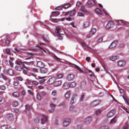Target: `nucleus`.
Instances as JSON below:
<instances>
[{
	"label": "nucleus",
	"mask_w": 129,
	"mask_h": 129,
	"mask_svg": "<svg viewBox=\"0 0 129 129\" xmlns=\"http://www.w3.org/2000/svg\"><path fill=\"white\" fill-rule=\"evenodd\" d=\"M63 29H61L59 27H56V30L55 33L57 37L60 40L62 39L63 37L61 36L62 33L61 32Z\"/></svg>",
	"instance_id": "1"
},
{
	"label": "nucleus",
	"mask_w": 129,
	"mask_h": 129,
	"mask_svg": "<svg viewBox=\"0 0 129 129\" xmlns=\"http://www.w3.org/2000/svg\"><path fill=\"white\" fill-rule=\"evenodd\" d=\"M71 123V119L69 118L64 119L63 121L62 125L64 127H66L70 125Z\"/></svg>",
	"instance_id": "2"
},
{
	"label": "nucleus",
	"mask_w": 129,
	"mask_h": 129,
	"mask_svg": "<svg viewBox=\"0 0 129 129\" xmlns=\"http://www.w3.org/2000/svg\"><path fill=\"white\" fill-rule=\"evenodd\" d=\"M40 123L42 124H44L48 121L47 116L44 115H42L40 117Z\"/></svg>",
	"instance_id": "3"
},
{
	"label": "nucleus",
	"mask_w": 129,
	"mask_h": 129,
	"mask_svg": "<svg viewBox=\"0 0 129 129\" xmlns=\"http://www.w3.org/2000/svg\"><path fill=\"white\" fill-rule=\"evenodd\" d=\"M126 64V61L124 60H119L117 62V64L118 66L121 67H124Z\"/></svg>",
	"instance_id": "4"
},
{
	"label": "nucleus",
	"mask_w": 129,
	"mask_h": 129,
	"mask_svg": "<svg viewBox=\"0 0 129 129\" xmlns=\"http://www.w3.org/2000/svg\"><path fill=\"white\" fill-rule=\"evenodd\" d=\"M92 118L90 116H88L85 118L84 121V123L86 124H89L92 120Z\"/></svg>",
	"instance_id": "5"
},
{
	"label": "nucleus",
	"mask_w": 129,
	"mask_h": 129,
	"mask_svg": "<svg viewBox=\"0 0 129 129\" xmlns=\"http://www.w3.org/2000/svg\"><path fill=\"white\" fill-rule=\"evenodd\" d=\"M4 73L5 74H7L11 76L13 74V71L11 69H5L4 71Z\"/></svg>",
	"instance_id": "6"
},
{
	"label": "nucleus",
	"mask_w": 129,
	"mask_h": 129,
	"mask_svg": "<svg viewBox=\"0 0 129 129\" xmlns=\"http://www.w3.org/2000/svg\"><path fill=\"white\" fill-rule=\"evenodd\" d=\"M95 4V2L94 0H88L87 4L88 7L93 6Z\"/></svg>",
	"instance_id": "7"
},
{
	"label": "nucleus",
	"mask_w": 129,
	"mask_h": 129,
	"mask_svg": "<svg viewBox=\"0 0 129 129\" xmlns=\"http://www.w3.org/2000/svg\"><path fill=\"white\" fill-rule=\"evenodd\" d=\"M40 73L45 74L47 73L48 72V70L47 68L43 67L40 69Z\"/></svg>",
	"instance_id": "8"
},
{
	"label": "nucleus",
	"mask_w": 129,
	"mask_h": 129,
	"mask_svg": "<svg viewBox=\"0 0 129 129\" xmlns=\"http://www.w3.org/2000/svg\"><path fill=\"white\" fill-rule=\"evenodd\" d=\"M113 25L114 23L112 21H109L108 23L106 25V28L107 29H109L111 28Z\"/></svg>",
	"instance_id": "9"
},
{
	"label": "nucleus",
	"mask_w": 129,
	"mask_h": 129,
	"mask_svg": "<svg viewBox=\"0 0 129 129\" xmlns=\"http://www.w3.org/2000/svg\"><path fill=\"white\" fill-rule=\"evenodd\" d=\"M74 76L73 74L70 73L68 74L66 77L68 81L73 80L74 78Z\"/></svg>",
	"instance_id": "10"
},
{
	"label": "nucleus",
	"mask_w": 129,
	"mask_h": 129,
	"mask_svg": "<svg viewBox=\"0 0 129 129\" xmlns=\"http://www.w3.org/2000/svg\"><path fill=\"white\" fill-rule=\"evenodd\" d=\"M77 95L76 94H74L72 97L70 101V103L72 104L75 103V101L77 99Z\"/></svg>",
	"instance_id": "11"
},
{
	"label": "nucleus",
	"mask_w": 129,
	"mask_h": 129,
	"mask_svg": "<svg viewBox=\"0 0 129 129\" xmlns=\"http://www.w3.org/2000/svg\"><path fill=\"white\" fill-rule=\"evenodd\" d=\"M37 66L40 68H43V67H44L45 64L42 61H38L37 63Z\"/></svg>",
	"instance_id": "12"
},
{
	"label": "nucleus",
	"mask_w": 129,
	"mask_h": 129,
	"mask_svg": "<svg viewBox=\"0 0 129 129\" xmlns=\"http://www.w3.org/2000/svg\"><path fill=\"white\" fill-rule=\"evenodd\" d=\"M69 63L71 64V66L77 69L81 73H82L83 72V71L81 69V68L77 66L75 64L72 63L71 62H69Z\"/></svg>",
	"instance_id": "13"
},
{
	"label": "nucleus",
	"mask_w": 129,
	"mask_h": 129,
	"mask_svg": "<svg viewBox=\"0 0 129 129\" xmlns=\"http://www.w3.org/2000/svg\"><path fill=\"white\" fill-rule=\"evenodd\" d=\"M99 103L98 100H95L91 103L90 104V106L91 107H93Z\"/></svg>",
	"instance_id": "14"
},
{
	"label": "nucleus",
	"mask_w": 129,
	"mask_h": 129,
	"mask_svg": "<svg viewBox=\"0 0 129 129\" xmlns=\"http://www.w3.org/2000/svg\"><path fill=\"white\" fill-rule=\"evenodd\" d=\"M119 58V57L117 55H113L110 56V60L114 61L118 59Z\"/></svg>",
	"instance_id": "15"
},
{
	"label": "nucleus",
	"mask_w": 129,
	"mask_h": 129,
	"mask_svg": "<svg viewBox=\"0 0 129 129\" xmlns=\"http://www.w3.org/2000/svg\"><path fill=\"white\" fill-rule=\"evenodd\" d=\"M117 44V42L116 41H114L112 42L109 47L110 48H112L115 47Z\"/></svg>",
	"instance_id": "16"
},
{
	"label": "nucleus",
	"mask_w": 129,
	"mask_h": 129,
	"mask_svg": "<svg viewBox=\"0 0 129 129\" xmlns=\"http://www.w3.org/2000/svg\"><path fill=\"white\" fill-rule=\"evenodd\" d=\"M117 119V118L116 117H114L111 120L110 122H109V123L111 124H113L115 123L116 122Z\"/></svg>",
	"instance_id": "17"
},
{
	"label": "nucleus",
	"mask_w": 129,
	"mask_h": 129,
	"mask_svg": "<svg viewBox=\"0 0 129 129\" xmlns=\"http://www.w3.org/2000/svg\"><path fill=\"white\" fill-rule=\"evenodd\" d=\"M114 111L111 110L109 112L107 115V117L108 118H109L111 117L114 114Z\"/></svg>",
	"instance_id": "18"
},
{
	"label": "nucleus",
	"mask_w": 129,
	"mask_h": 129,
	"mask_svg": "<svg viewBox=\"0 0 129 129\" xmlns=\"http://www.w3.org/2000/svg\"><path fill=\"white\" fill-rule=\"evenodd\" d=\"M7 117L8 120L10 121H12L13 119V116L11 114H8L7 115Z\"/></svg>",
	"instance_id": "19"
},
{
	"label": "nucleus",
	"mask_w": 129,
	"mask_h": 129,
	"mask_svg": "<svg viewBox=\"0 0 129 129\" xmlns=\"http://www.w3.org/2000/svg\"><path fill=\"white\" fill-rule=\"evenodd\" d=\"M55 80V78L54 77H52L50 78L48 81V84H50L53 83Z\"/></svg>",
	"instance_id": "20"
},
{
	"label": "nucleus",
	"mask_w": 129,
	"mask_h": 129,
	"mask_svg": "<svg viewBox=\"0 0 129 129\" xmlns=\"http://www.w3.org/2000/svg\"><path fill=\"white\" fill-rule=\"evenodd\" d=\"M61 81H58L55 82L54 83V86L57 87L60 86L61 84Z\"/></svg>",
	"instance_id": "21"
},
{
	"label": "nucleus",
	"mask_w": 129,
	"mask_h": 129,
	"mask_svg": "<svg viewBox=\"0 0 129 129\" xmlns=\"http://www.w3.org/2000/svg\"><path fill=\"white\" fill-rule=\"evenodd\" d=\"M50 107L51 108V109L49 110V111L51 112H53L54 110L55 105V104H50Z\"/></svg>",
	"instance_id": "22"
},
{
	"label": "nucleus",
	"mask_w": 129,
	"mask_h": 129,
	"mask_svg": "<svg viewBox=\"0 0 129 129\" xmlns=\"http://www.w3.org/2000/svg\"><path fill=\"white\" fill-rule=\"evenodd\" d=\"M80 10L81 11L84 13H87L88 11L83 6L81 7L80 8Z\"/></svg>",
	"instance_id": "23"
},
{
	"label": "nucleus",
	"mask_w": 129,
	"mask_h": 129,
	"mask_svg": "<svg viewBox=\"0 0 129 129\" xmlns=\"http://www.w3.org/2000/svg\"><path fill=\"white\" fill-rule=\"evenodd\" d=\"M71 94V91H67L65 95V98L66 99L69 98Z\"/></svg>",
	"instance_id": "24"
},
{
	"label": "nucleus",
	"mask_w": 129,
	"mask_h": 129,
	"mask_svg": "<svg viewBox=\"0 0 129 129\" xmlns=\"http://www.w3.org/2000/svg\"><path fill=\"white\" fill-rule=\"evenodd\" d=\"M117 23L119 25L124 26H125L126 25V23H124L123 20H118L117 21Z\"/></svg>",
	"instance_id": "25"
},
{
	"label": "nucleus",
	"mask_w": 129,
	"mask_h": 129,
	"mask_svg": "<svg viewBox=\"0 0 129 129\" xmlns=\"http://www.w3.org/2000/svg\"><path fill=\"white\" fill-rule=\"evenodd\" d=\"M82 44L83 46L84 47L85 49H90V48L87 46L86 44L84 42H82Z\"/></svg>",
	"instance_id": "26"
},
{
	"label": "nucleus",
	"mask_w": 129,
	"mask_h": 129,
	"mask_svg": "<svg viewBox=\"0 0 129 129\" xmlns=\"http://www.w3.org/2000/svg\"><path fill=\"white\" fill-rule=\"evenodd\" d=\"M15 69L17 71H21L22 68L20 67V66L17 65L15 67Z\"/></svg>",
	"instance_id": "27"
},
{
	"label": "nucleus",
	"mask_w": 129,
	"mask_h": 129,
	"mask_svg": "<svg viewBox=\"0 0 129 129\" xmlns=\"http://www.w3.org/2000/svg\"><path fill=\"white\" fill-rule=\"evenodd\" d=\"M69 86V84L67 82H65L62 86L63 88L65 89H67Z\"/></svg>",
	"instance_id": "28"
},
{
	"label": "nucleus",
	"mask_w": 129,
	"mask_h": 129,
	"mask_svg": "<svg viewBox=\"0 0 129 129\" xmlns=\"http://www.w3.org/2000/svg\"><path fill=\"white\" fill-rule=\"evenodd\" d=\"M69 110L70 111L73 112H77V110H76L74 107L73 106H71L69 108Z\"/></svg>",
	"instance_id": "29"
},
{
	"label": "nucleus",
	"mask_w": 129,
	"mask_h": 129,
	"mask_svg": "<svg viewBox=\"0 0 129 129\" xmlns=\"http://www.w3.org/2000/svg\"><path fill=\"white\" fill-rule=\"evenodd\" d=\"M90 24L89 22L88 21H86L83 24V26L85 27H88Z\"/></svg>",
	"instance_id": "30"
},
{
	"label": "nucleus",
	"mask_w": 129,
	"mask_h": 129,
	"mask_svg": "<svg viewBox=\"0 0 129 129\" xmlns=\"http://www.w3.org/2000/svg\"><path fill=\"white\" fill-rule=\"evenodd\" d=\"M96 32V29L94 28L92 29L90 32V35H93L95 34Z\"/></svg>",
	"instance_id": "31"
},
{
	"label": "nucleus",
	"mask_w": 129,
	"mask_h": 129,
	"mask_svg": "<svg viewBox=\"0 0 129 129\" xmlns=\"http://www.w3.org/2000/svg\"><path fill=\"white\" fill-rule=\"evenodd\" d=\"M38 78V79L41 80L39 81L40 83H42L45 81V80L44 79L45 78V77H39Z\"/></svg>",
	"instance_id": "32"
},
{
	"label": "nucleus",
	"mask_w": 129,
	"mask_h": 129,
	"mask_svg": "<svg viewBox=\"0 0 129 129\" xmlns=\"http://www.w3.org/2000/svg\"><path fill=\"white\" fill-rule=\"evenodd\" d=\"M76 83L74 82L71 83L69 85V86L71 88H73L75 86Z\"/></svg>",
	"instance_id": "33"
},
{
	"label": "nucleus",
	"mask_w": 129,
	"mask_h": 129,
	"mask_svg": "<svg viewBox=\"0 0 129 129\" xmlns=\"http://www.w3.org/2000/svg\"><path fill=\"white\" fill-rule=\"evenodd\" d=\"M85 82L84 81H82L80 84V86L82 88H84L85 86Z\"/></svg>",
	"instance_id": "34"
},
{
	"label": "nucleus",
	"mask_w": 129,
	"mask_h": 129,
	"mask_svg": "<svg viewBox=\"0 0 129 129\" xmlns=\"http://www.w3.org/2000/svg\"><path fill=\"white\" fill-rule=\"evenodd\" d=\"M96 12L97 13L101 15L102 13V12L99 9L96 8L95 10Z\"/></svg>",
	"instance_id": "35"
},
{
	"label": "nucleus",
	"mask_w": 129,
	"mask_h": 129,
	"mask_svg": "<svg viewBox=\"0 0 129 129\" xmlns=\"http://www.w3.org/2000/svg\"><path fill=\"white\" fill-rule=\"evenodd\" d=\"M63 76V74H58L56 78L57 79H60Z\"/></svg>",
	"instance_id": "36"
},
{
	"label": "nucleus",
	"mask_w": 129,
	"mask_h": 129,
	"mask_svg": "<svg viewBox=\"0 0 129 129\" xmlns=\"http://www.w3.org/2000/svg\"><path fill=\"white\" fill-rule=\"evenodd\" d=\"M98 129H109V128L107 126H103L99 127Z\"/></svg>",
	"instance_id": "37"
},
{
	"label": "nucleus",
	"mask_w": 129,
	"mask_h": 129,
	"mask_svg": "<svg viewBox=\"0 0 129 129\" xmlns=\"http://www.w3.org/2000/svg\"><path fill=\"white\" fill-rule=\"evenodd\" d=\"M51 56L52 57H54L58 61L60 62V60L61 59L57 57L54 54H52L51 55Z\"/></svg>",
	"instance_id": "38"
},
{
	"label": "nucleus",
	"mask_w": 129,
	"mask_h": 129,
	"mask_svg": "<svg viewBox=\"0 0 129 129\" xmlns=\"http://www.w3.org/2000/svg\"><path fill=\"white\" fill-rule=\"evenodd\" d=\"M12 96L15 98H17L19 96V94L17 92H14L13 93Z\"/></svg>",
	"instance_id": "39"
},
{
	"label": "nucleus",
	"mask_w": 129,
	"mask_h": 129,
	"mask_svg": "<svg viewBox=\"0 0 129 129\" xmlns=\"http://www.w3.org/2000/svg\"><path fill=\"white\" fill-rule=\"evenodd\" d=\"M75 13V10L71 11L69 14V16L71 17Z\"/></svg>",
	"instance_id": "40"
},
{
	"label": "nucleus",
	"mask_w": 129,
	"mask_h": 129,
	"mask_svg": "<svg viewBox=\"0 0 129 129\" xmlns=\"http://www.w3.org/2000/svg\"><path fill=\"white\" fill-rule=\"evenodd\" d=\"M41 94L42 96H46L47 95V93L45 92L42 91L41 92Z\"/></svg>",
	"instance_id": "41"
},
{
	"label": "nucleus",
	"mask_w": 129,
	"mask_h": 129,
	"mask_svg": "<svg viewBox=\"0 0 129 129\" xmlns=\"http://www.w3.org/2000/svg\"><path fill=\"white\" fill-rule=\"evenodd\" d=\"M102 112V110L101 109H98L95 112V114L97 115L101 113Z\"/></svg>",
	"instance_id": "42"
},
{
	"label": "nucleus",
	"mask_w": 129,
	"mask_h": 129,
	"mask_svg": "<svg viewBox=\"0 0 129 129\" xmlns=\"http://www.w3.org/2000/svg\"><path fill=\"white\" fill-rule=\"evenodd\" d=\"M24 63L28 65H33L34 63V62L33 61H31L30 62H27L26 61H24Z\"/></svg>",
	"instance_id": "43"
},
{
	"label": "nucleus",
	"mask_w": 129,
	"mask_h": 129,
	"mask_svg": "<svg viewBox=\"0 0 129 129\" xmlns=\"http://www.w3.org/2000/svg\"><path fill=\"white\" fill-rule=\"evenodd\" d=\"M59 14V12L57 11L54 12L52 13V14L53 16L58 15Z\"/></svg>",
	"instance_id": "44"
},
{
	"label": "nucleus",
	"mask_w": 129,
	"mask_h": 129,
	"mask_svg": "<svg viewBox=\"0 0 129 129\" xmlns=\"http://www.w3.org/2000/svg\"><path fill=\"white\" fill-rule=\"evenodd\" d=\"M23 62H22L20 61H17V60H16L15 62V63L17 65H18L19 66H20V63L21 64Z\"/></svg>",
	"instance_id": "45"
},
{
	"label": "nucleus",
	"mask_w": 129,
	"mask_h": 129,
	"mask_svg": "<svg viewBox=\"0 0 129 129\" xmlns=\"http://www.w3.org/2000/svg\"><path fill=\"white\" fill-rule=\"evenodd\" d=\"M40 120V118L39 117H38L36 118L34 120V121L36 123H39Z\"/></svg>",
	"instance_id": "46"
},
{
	"label": "nucleus",
	"mask_w": 129,
	"mask_h": 129,
	"mask_svg": "<svg viewBox=\"0 0 129 129\" xmlns=\"http://www.w3.org/2000/svg\"><path fill=\"white\" fill-rule=\"evenodd\" d=\"M70 5L71 4L70 3H68L66 4L63 5L62 6L64 8H66L70 7Z\"/></svg>",
	"instance_id": "47"
},
{
	"label": "nucleus",
	"mask_w": 129,
	"mask_h": 129,
	"mask_svg": "<svg viewBox=\"0 0 129 129\" xmlns=\"http://www.w3.org/2000/svg\"><path fill=\"white\" fill-rule=\"evenodd\" d=\"M18 105V103L17 102H14L12 104L13 106L15 107L17 106Z\"/></svg>",
	"instance_id": "48"
},
{
	"label": "nucleus",
	"mask_w": 129,
	"mask_h": 129,
	"mask_svg": "<svg viewBox=\"0 0 129 129\" xmlns=\"http://www.w3.org/2000/svg\"><path fill=\"white\" fill-rule=\"evenodd\" d=\"M77 16L79 17H84V14L80 12H79L77 13Z\"/></svg>",
	"instance_id": "49"
},
{
	"label": "nucleus",
	"mask_w": 129,
	"mask_h": 129,
	"mask_svg": "<svg viewBox=\"0 0 129 129\" xmlns=\"http://www.w3.org/2000/svg\"><path fill=\"white\" fill-rule=\"evenodd\" d=\"M36 98L37 100L38 101H40L41 98V96L38 93H37V94Z\"/></svg>",
	"instance_id": "50"
},
{
	"label": "nucleus",
	"mask_w": 129,
	"mask_h": 129,
	"mask_svg": "<svg viewBox=\"0 0 129 129\" xmlns=\"http://www.w3.org/2000/svg\"><path fill=\"white\" fill-rule=\"evenodd\" d=\"M52 101L53 102H58V100L57 98H53L52 99Z\"/></svg>",
	"instance_id": "51"
},
{
	"label": "nucleus",
	"mask_w": 129,
	"mask_h": 129,
	"mask_svg": "<svg viewBox=\"0 0 129 129\" xmlns=\"http://www.w3.org/2000/svg\"><path fill=\"white\" fill-rule=\"evenodd\" d=\"M103 40V38H99L97 40V43H100Z\"/></svg>",
	"instance_id": "52"
},
{
	"label": "nucleus",
	"mask_w": 129,
	"mask_h": 129,
	"mask_svg": "<svg viewBox=\"0 0 129 129\" xmlns=\"http://www.w3.org/2000/svg\"><path fill=\"white\" fill-rule=\"evenodd\" d=\"M31 108V107L28 105H26L25 106V109L27 110H29Z\"/></svg>",
	"instance_id": "53"
},
{
	"label": "nucleus",
	"mask_w": 129,
	"mask_h": 129,
	"mask_svg": "<svg viewBox=\"0 0 129 129\" xmlns=\"http://www.w3.org/2000/svg\"><path fill=\"white\" fill-rule=\"evenodd\" d=\"M84 97V95L83 94H82L80 95L79 101L80 102L82 101H83Z\"/></svg>",
	"instance_id": "54"
},
{
	"label": "nucleus",
	"mask_w": 129,
	"mask_h": 129,
	"mask_svg": "<svg viewBox=\"0 0 129 129\" xmlns=\"http://www.w3.org/2000/svg\"><path fill=\"white\" fill-rule=\"evenodd\" d=\"M14 85L15 86H17L18 85V82L16 80H15L14 82Z\"/></svg>",
	"instance_id": "55"
},
{
	"label": "nucleus",
	"mask_w": 129,
	"mask_h": 129,
	"mask_svg": "<svg viewBox=\"0 0 129 129\" xmlns=\"http://www.w3.org/2000/svg\"><path fill=\"white\" fill-rule=\"evenodd\" d=\"M16 79L19 81H22L23 80L22 78L20 76L16 77Z\"/></svg>",
	"instance_id": "56"
},
{
	"label": "nucleus",
	"mask_w": 129,
	"mask_h": 129,
	"mask_svg": "<svg viewBox=\"0 0 129 129\" xmlns=\"http://www.w3.org/2000/svg\"><path fill=\"white\" fill-rule=\"evenodd\" d=\"M6 52L7 54L9 55L10 54V51L9 49H6Z\"/></svg>",
	"instance_id": "57"
},
{
	"label": "nucleus",
	"mask_w": 129,
	"mask_h": 129,
	"mask_svg": "<svg viewBox=\"0 0 129 129\" xmlns=\"http://www.w3.org/2000/svg\"><path fill=\"white\" fill-rule=\"evenodd\" d=\"M9 64L10 66L12 67L14 65V63L12 61L10 60L9 61Z\"/></svg>",
	"instance_id": "58"
},
{
	"label": "nucleus",
	"mask_w": 129,
	"mask_h": 129,
	"mask_svg": "<svg viewBox=\"0 0 129 129\" xmlns=\"http://www.w3.org/2000/svg\"><path fill=\"white\" fill-rule=\"evenodd\" d=\"M56 91L55 90L53 91L52 92L51 94L53 96H55L56 94Z\"/></svg>",
	"instance_id": "59"
},
{
	"label": "nucleus",
	"mask_w": 129,
	"mask_h": 129,
	"mask_svg": "<svg viewBox=\"0 0 129 129\" xmlns=\"http://www.w3.org/2000/svg\"><path fill=\"white\" fill-rule=\"evenodd\" d=\"M32 83L35 86L37 85L38 84V82H36L35 81H32Z\"/></svg>",
	"instance_id": "60"
},
{
	"label": "nucleus",
	"mask_w": 129,
	"mask_h": 129,
	"mask_svg": "<svg viewBox=\"0 0 129 129\" xmlns=\"http://www.w3.org/2000/svg\"><path fill=\"white\" fill-rule=\"evenodd\" d=\"M31 70L33 72H37L38 71V69L36 68H33Z\"/></svg>",
	"instance_id": "61"
},
{
	"label": "nucleus",
	"mask_w": 129,
	"mask_h": 129,
	"mask_svg": "<svg viewBox=\"0 0 129 129\" xmlns=\"http://www.w3.org/2000/svg\"><path fill=\"white\" fill-rule=\"evenodd\" d=\"M31 95H33V93L32 91L30 90H28L27 91Z\"/></svg>",
	"instance_id": "62"
},
{
	"label": "nucleus",
	"mask_w": 129,
	"mask_h": 129,
	"mask_svg": "<svg viewBox=\"0 0 129 129\" xmlns=\"http://www.w3.org/2000/svg\"><path fill=\"white\" fill-rule=\"evenodd\" d=\"M14 112L17 113H20V111L18 109H14Z\"/></svg>",
	"instance_id": "63"
},
{
	"label": "nucleus",
	"mask_w": 129,
	"mask_h": 129,
	"mask_svg": "<svg viewBox=\"0 0 129 129\" xmlns=\"http://www.w3.org/2000/svg\"><path fill=\"white\" fill-rule=\"evenodd\" d=\"M1 129H7V126L6 125H4L1 127Z\"/></svg>",
	"instance_id": "64"
}]
</instances>
